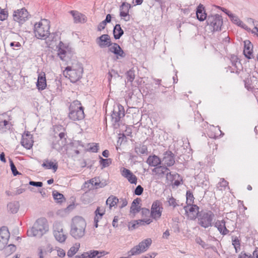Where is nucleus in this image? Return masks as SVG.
<instances>
[{
  "label": "nucleus",
  "instance_id": "obj_1",
  "mask_svg": "<svg viewBox=\"0 0 258 258\" xmlns=\"http://www.w3.org/2000/svg\"><path fill=\"white\" fill-rule=\"evenodd\" d=\"M86 222L81 217H74L72 221L70 234L76 239H79L84 236L86 233Z\"/></svg>",
  "mask_w": 258,
  "mask_h": 258
},
{
  "label": "nucleus",
  "instance_id": "obj_2",
  "mask_svg": "<svg viewBox=\"0 0 258 258\" xmlns=\"http://www.w3.org/2000/svg\"><path fill=\"white\" fill-rule=\"evenodd\" d=\"M50 22L45 19L36 22L33 27L35 36L40 39H46L50 34Z\"/></svg>",
  "mask_w": 258,
  "mask_h": 258
},
{
  "label": "nucleus",
  "instance_id": "obj_3",
  "mask_svg": "<svg viewBox=\"0 0 258 258\" xmlns=\"http://www.w3.org/2000/svg\"><path fill=\"white\" fill-rule=\"evenodd\" d=\"M83 72V69L81 64L77 63L72 66L67 67L63 72L66 77H68L73 83L78 81L81 77Z\"/></svg>",
  "mask_w": 258,
  "mask_h": 258
},
{
  "label": "nucleus",
  "instance_id": "obj_4",
  "mask_svg": "<svg viewBox=\"0 0 258 258\" xmlns=\"http://www.w3.org/2000/svg\"><path fill=\"white\" fill-rule=\"evenodd\" d=\"M69 117L74 121L80 120L84 118V110L80 101L75 100L71 104Z\"/></svg>",
  "mask_w": 258,
  "mask_h": 258
},
{
  "label": "nucleus",
  "instance_id": "obj_5",
  "mask_svg": "<svg viewBox=\"0 0 258 258\" xmlns=\"http://www.w3.org/2000/svg\"><path fill=\"white\" fill-rule=\"evenodd\" d=\"M52 231L53 235L56 241L61 243L66 241L68 235L62 222L55 221L53 225Z\"/></svg>",
  "mask_w": 258,
  "mask_h": 258
},
{
  "label": "nucleus",
  "instance_id": "obj_6",
  "mask_svg": "<svg viewBox=\"0 0 258 258\" xmlns=\"http://www.w3.org/2000/svg\"><path fill=\"white\" fill-rule=\"evenodd\" d=\"M152 243V240L151 238H146L140 242L138 245L133 247L128 251L127 254L129 256H133L144 252L147 250Z\"/></svg>",
  "mask_w": 258,
  "mask_h": 258
},
{
  "label": "nucleus",
  "instance_id": "obj_7",
  "mask_svg": "<svg viewBox=\"0 0 258 258\" xmlns=\"http://www.w3.org/2000/svg\"><path fill=\"white\" fill-rule=\"evenodd\" d=\"M152 171L157 179H161L165 177L167 182L173 180V175L169 169L165 166H158L153 168Z\"/></svg>",
  "mask_w": 258,
  "mask_h": 258
},
{
  "label": "nucleus",
  "instance_id": "obj_8",
  "mask_svg": "<svg viewBox=\"0 0 258 258\" xmlns=\"http://www.w3.org/2000/svg\"><path fill=\"white\" fill-rule=\"evenodd\" d=\"M57 55L62 60H67L73 53V49L69 45L60 41L56 46Z\"/></svg>",
  "mask_w": 258,
  "mask_h": 258
},
{
  "label": "nucleus",
  "instance_id": "obj_9",
  "mask_svg": "<svg viewBox=\"0 0 258 258\" xmlns=\"http://www.w3.org/2000/svg\"><path fill=\"white\" fill-rule=\"evenodd\" d=\"M30 17L27 10L25 8H22L14 11L13 18L14 21L22 25L28 21Z\"/></svg>",
  "mask_w": 258,
  "mask_h": 258
},
{
  "label": "nucleus",
  "instance_id": "obj_10",
  "mask_svg": "<svg viewBox=\"0 0 258 258\" xmlns=\"http://www.w3.org/2000/svg\"><path fill=\"white\" fill-rule=\"evenodd\" d=\"M207 22L213 31L220 30L223 23L222 19L219 15L209 16Z\"/></svg>",
  "mask_w": 258,
  "mask_h": 258
},
{
  "label": "nucleus",
  "instance_id": "obj_11",
  "mask_svg": "<svg viewBox=\"0 0 258 258\" xmlns=\"http://www.w3.org/2000/svg\"><path fill=\"white\" fill-rule=\"evenodd\" d=\"M214 217V214L210 211L203 212L200 216V218L199 219V224L202 227L207 228L211 226L212 221Z\"/></svg>",
  "mask_w": 258,
  "mask_h": 258
},
{
  "label": "nucleus",
  "instance_id": "obj_12",
  "mask_svg": "<svg viewBox=\"0 0 258 258\" xmlns=\"http://www.w3.org/2000/svg\"><path fill=\"white\" fill-rule=\"evenodd\" d=\"M162 212L163 207L161 203L159 201L154 202L150 212L151 217L157 221L161 218Z\"/></svg>",
  "mask_w": 258,
  "mask_h": 258
},
{
  "label": "nucleus",
  "instance_id": "obj_13",
  "mask_svg": "<svg viewBox=\"0 0 258 258\" xmlns=\"http://www.w3.org/2000/svg\"><path fill=\"white\" fill-rule=\"evenodd\" d=\"M187 216L190 219H195L199 213V207L196 205H187L184 207Z\"/></svg>",
  "mask_w": 258,
  "mask_h": 258
},
{
  "label": "nucleus",
  "instance_id": "obj_14",
  "mask_svg": "<svg viewBox=\"0 0 258 258\" xmlns=\"http://www.w3.org/2000/svg\"><path fill=\"white\" fill-rule=\"evenodd\" d=\"M32 136L29 132H25L22 137L21 144L27 149H31L33 145Z\"/></svg>",
  "mask_w": 258,
  "mask_h": 258
},
{
  "label": "nucleus",
  "instance_id": "obj_15",
  "mask_svg": "<svg viewBox=\"0 0 258 258\" xmlns=\"http://www.w3.org/2000/svg\"><path fill=\"white\" fill-rule=\"evenodd\" d=\"M124 116V109L123 107L119 104L117 108H114L111 114L112 121L114 122H118L120 118Z\"/></svg>",
  "mask_w": 258,
  "mask_h": 258
},
{
  "label": "nucleus",
  "instance_id": "obj_16",
  "mask_svg": "<svg viewBox=\"0 0 258 258\" xmlns=\"http://www.w3.org/2000/svg\"><path fill=\"white\" fill-rule=\"evenodd\" d=\"M226 14L228 16L230 20L235 24L246 30V31H250L249 28L246 24H245L236 15L232 14L230 11H227Z\"/></svg>",
  "mask_w": 258,
  "mask_h": 258
},
{
  "label": "nucleus",
  "instance_id": "obj_17",
  "mask_svg": "<svg viewBox=\"0 0 258 258\" xmlns=\"http://www.w3.org/2000/svg\"><path fill=\"white\" fill-rule=\"evenodd\" d=\"M96 43L101 48L109 47L111 41L110 36L107 34H103L96 39Z\"/></svg>",
  "mask_w": 258,
  "mask_h": 258
},
{
  "label": "nucleus",
  "instance_id": "obj_18",
  "mask_svg": "<svg viewBox=\"0 0 258 258\" xmlns=\"http://www.w3.org/2000/svg\"><path fill=\"white\" fill-rule=\"evenodd\" d=\"M43 235L45 234L49 230L48 223L45 219H39L34 224Z\"/></svg>",
  "mask_w": 258,
  "mask_h": 258
},
{
  "label": "nucleus",
  "instance_id": "obj_19",
  "mask_svg": "<svg viewBox=\"0 0 258 258\" xmlns=\"http://www.w3.org/2000/svg\"><path fill=\"white\" fill-rule=\"evenodd\" d=\"M109 47L110 51L115 54L117 59L123 58L125 56L124 52L118 44L111 43V45Z\"/></svg>",
  "mask_w": 258,
  "mask_h": 258
},
{
  "label": "nucleus",
  "instance_id": "obj_20",
  "mask_svg": "<svg viewBox=\"0 0 258 258\" xmlns=\"http://www.w3.org/2000/svg\"><path fill=\"white\" fill-rule=\"evenodd\" d=\"M121 172L122 176L127 178L131 183L137 184V178L130 170L123 168Z\"/></svg>",
  "mask_w": 258,
  "mask_h": 258
},
{
  "label": "nucleus",
  "instance_id": "obj_21",
  "mask_svg": "<svg viewBox=\"0 0 258 258\" xmlns=\"http://www.w3.org/2000/svg\"><path fill=\"white\" fill-rule=\"evenodd\" d=\"M46 86L45 74L42 72L38 75L36 86L39 90L42 91L46 88Z\"/></svg>",
  "mask_w": 258,
  "mask_h": 258
},
{
  "label": "nucleus",
  "instance_id": "obj_22",
  "mask_svg": "<svg viewBox=\"0 0 258 258\" xmlns=\"http://www.w3.org/2000/svg\"><path fill=\"white\" fill-rule=\"evenodd\" d=\"M245 87L248 90L258 87L256 77L254 75H250L249 77L245 80Z\"/></svg>",
  "mask_w": 258,
  "mask_h": 258
},
{
  "label": "nucleus",
  "instance_id": "obj_23",
  "mask_svg": "<svg viewBox=\"0 0 258 258\" xmlns=\"http://www.w3.org/2000/svg\"><path fill=\"white\" fill-rule=\"evenodd\" d=\"M162 161L164 164L167 166H172L175 163V160L172 153L170 151L166 152L164 154Z\"/></svg>",
  "mask_w": 258,
  "mask_h": 258
},
{
  "label": "nucleus",
  "instance_id": "obj_24",
  "mask_svg": "<svg viewBox=\"0 0 258 258\" xmlns=\"http://www.w3.org/2000/svg\"><path fill=\"white\" fill-rule=\"evenodd\" d=\"M82 254L84 258H100L104 255L105 252L104 251L93 250Z\"/></svg>",
  "mask_w": 258,
  "mask_h": 258
},
{
  "label": "nucleus",
  "instance_id": "obj_25",
  "mask_svg": "<svg viewBox=\"0 0 258 258\" xmlns=\"http://www.w3.org/2000/svg\"><path fill=\"white\" fill-rule=\"evenodd\" d=\"M70 13L74 18V21L75 23H84L86 21V17L83 14L77 11H72Z\"/></svg>",
  "mask_w": 258,
  "mask_h": 258
},
{
  "label": "nucleus",
  "instance_id": "obj_26",
  "mask_svg": "<svg viewBox=\"0 0 258 258\" xmlns=\"http://www.w3.org/2000/svg\"><path fill=\"white\" fill-rule=\"evenodd\" d=\"M147 163L150 166L157 167L161 164V160L157 156H149L147 160Z\"/></svg>",
  "mask_w": 258,
  "mask_h": 258
},
{
  "label": "nucleus",
  "instance_id": "obj_27",
  "mask_svg": "<svg viewBox=\"0 0 258 258\" xmlns=\"http://www.w3.org/2000/svg\"><path fill=\"white\" fill-rule=\"evenodd\" d=\"M244 48L243 53L245 56L248 58H250L252 54V45L249 40H245L244 41Z\"/></svg>",
  "mask_w": 258,
  "mask_h": 258
},
{
  "label": "nucleus",
  "instance_id": "obj_28",
  "mask_svg": "<svg viewBox=\"0 0 258 258\" xmlns=\"http://www.w3.org/2000/svg\"><path fill=\"white\" fill-rule=\"evenodd\" d=\"M215 227L218 228L220 233L223 235H226L229 232V230L225 226V222L224 220L217 221L215 223Z\"/></svg>",
  "mask_w": 258,
  "mask_h": 258
},
{
  "label": "nucleus",
  "instance_id": "obj_29",
  "mask_svg": "<svg viewBox=\"0 0 258 258\" xmlns=\"http://www.w3.org/2000/svg\"><path fill=\"white\" fill-rule=\"evenodd\" d=\"M42 166L46 169H52L54 172H55L58 168L57 163L56 162H53L49 160H44Z\"/></svg>",
  "mask_w": 258,
  "mask_h": 258
},
{
  "label": "nucleus",
  "instance_id": "obj_30",
  "mask_svg": "<svg viewBox=\"0 0 258 258\" xmlns=\"http://www.w3.org/2000/svg\"><path fill=\"white\" fill-rule=\"evenodd\" d=\"M10 236V234L8 228L5 226L1 227V239L4 244H7Z\"/></svg>",
  "mask_w": 258,
  "mask_h": 258
},
{
  "label": "nucleus",
  "instance_id": "obj_31",
  "mask_svg": "<svg viewBox=\"0 0 258 258\" xmlns=\"http://www.w3.org/2000/svg\"><path fill=\"white\" fill-rule=\"evenodd\" d=\"M7 208L8 210L11 213H16L20 208L19 203L17 201L10 202L8 204Z\"/></svg>",
  "mask_w": 258,
  "mask_h": 258
},
{
  "label": "nucleus",
  "instance_id": "obj_32",
  "mask_svg": "<svg viewBox=\"0 0 258 258\" xmlns=\"http://www.w3.org/2000/svg\"><path fill=\"white\" fill-rule=\"evenodd\" d=\"M27 235L29 237H41L43 234L38 231V229L36 228V226L34 225L33 226L27 231Z\"/></svg>",
  "mask_w": 258,
  "mask_h": 258
},
{
  "label": "nucleus",
  "instance_id": "obj_33",
  "mask_svg": "<svg viewBox=\"0 0 258 258\" xmlns=\"http://www.w3.org/2000/svg\"><path fill=\"white\" fill-rule=\"evenodd\" d=\"M16 250V247L14 244H9L4 247L3 253L6 256H8L14 252Z\"/></svg>",
  "mask_w": 258,
  "mask_h": 258
},
{
  "label": "nucleus",
  "instance_id": "obj_34",
  "mask_svg": "<svg viewBox=\"0 0 258 258\" xmlns=\"http://www.w3.org/2000/svg\"><path fill=\"white\" fill-rule=\"evenodd\" d=\"M3 118H4V120L3 121L4 126V127H3V128H4V127H5V130H4V131L6 132L7 130H10L12 126V124L10 121L11 120L10 116L8 115L7 114H3Z\"/></svg>",
  "mask_w": 258,
  "mask_h": 258
},
{
  "label": "nucleus",
  "instance_id": "obj_35",
  "mask_svg": "<svg viewBox=\"0 0 258 258\" xmlns=\"http://www.w3.org/2000/svg\"><path fill=\"white\" fill-rule=\"evenodd\" d=\"M118 202L119 199L117 197L111 196L107 199L106 204L107 205H109V209H111L112 207L116 206Z\"/></svg>",
  "mask_w": 258,
  "mask_h": 258
},
{
  "label": "nucleus",
  "instance_id": "obj_36",
  "mask_svg": "<svg viewBox=\"0 0 258 258\" xmlns=\"http://www.w3.org/2000/svg\"><path fill=\"white\" fill-rule=\"evenodd\" d=\"M123 31L122 30L119 24H116L113 29L114 37L116 39H118L123 35Z\"/></svg>",
  "mask_w": 258,
  "mask_h": 258
},
{
  "label": "nucleus",
  "instance_id": "obj_37",
  "mask_svg": "<svg viewBox=\"0 0 258 258\" xmlns=\"http://www.w3.org/2000/svg\"><path fill=\"white\" fill-rule=\"evenodd\" d=\"M5 48H11L13 50H20L21 48V44L19 42H12L10 44H6V42H4Z\"/></svg>",
  "mask_w": 258,
  "mask_h": 258
},
{
  "label": "nucleus",
  "instance_id": "obj_38",
  "mask_svg": "<svg viewBox=\"0 0 258 258\" xmlns=\"http://www.w3.org/2000/svg\"><path fill=\"white\" fill-rule=\"evenodd\" d=\"M140 200L139 199H136L134 200L132 204L130 211L133 213H136L140 210V207L139 204L140 203Z\"/></svg>",
  "mask_w": 258,
  "mask_h": 258
},
{
  "label": "nucleus",
  "instance_id": "obj_39",
  "mask_svg": "<svg viewBox=\"0 0 258 258\" xmlns=\"http://www.w3.org/2000/svg\"><path fill=\"white\" fill-rule=\"evenodd\" d=\"M228 183L223 178L220 179V181L217 184V188L221 191H224L229 189Z\"/></svg>",
  "mask_w": 258,
  "mask_h": 258
},
{
  "label": "nucleus",
  "instance_id": "obj_40",
  "mask_svg": "<svg viewBox=\"0 0 258 258\" xmlns=\"http://www.w3.org/2000/svg\"><path fill=\"white\" fill-rule=\"evenodd\" d=\"M197 17L198 20L201 21H204L206 18V14L205 13L204 9H202V7H199L197 9Z\"/></svg>",
  "mask_w": 258,
  "mask_h": 258
},
{
  "label": "nucleus",
  "instance_id": "obj_41",
  "mask_svg": "<svg viewBox=\"0 0 258 258\" xmlns=\"http://www.w3.org/2000/svg\"><path fill=\"white\" fill-rule=\"evenodd\" d=\"M80 247L79 243H76L74 246H72L67 252V255L69 257L73 256L78 251Z\"/></svg>",
  "mask_w": 258,
  "mask_h": 258
},
{
  "label": "nucleus",
  "instance_id": "obj_42",
  "mask_svg": "<svg viewBox=\"0 0 258 258\" xmlns=\"http://www.w3.org/2000/svg\"><path fill=\"white\" fill-rule=\"evenodd\" d=\"M135 150L138 154H144L147 153V147L145 145H140L137 146Z\"/></svg>",
  "mask_w": 258,
  "mask_h": 258
},
{
  "label": "nucleus",
  "instance_id": "obj_43",
  "mask_svg": "<svg viewBox=\"0 0 258 258\" xmlns=\"http://www.w3.org/2000/svg\"><path fill=\"white\" fill-rule=\"evenodd\" d=\"M131 8V4L126 2L122 3L121 5L119 7V13L120 12H129V10Z\"/></svg>",
  "mask_w": 258,
  "mask_h": 258
},
{
  "label": "nucleus",
  "instance_id": "obj_44",
  "mask_svg": "<svg viewBox=\"0 0 258 258\" xmlns=\"http://www.w3.org/2000/svg\"><path fill=\"white\" fill-rule=\"evenodd\" d=\"M100 163L102 165V168L108 167L111 164L112 161L110 158L103 159L102 157H100Z\"/></svg>",
  "mask_w": 258,
  "mask_h": 258
},
{
  "label": "nucleus",
  "instance_id": "obj_45",
  "mask_svg": "<svg viewBox=\"0 0 258 258\" xmlns=\"http://www.w3.org/2000/svg\"><path fill=\"white\" fill-rule=\"evenodd\" d=\"M53 196L55 200H56L58 203L62 202V200L64 199L63 195L58 193L57 191L53 192Z\"/></svg>",
  "mask_w": 258,
  "mask_h": 258
},
{
  "label": "nucleus",
  "instance_id": "obj_46",
  "mask_svg": "<svg viewBox=\"0 0 258 258\" xmlns=\"http://www.w3.org/2000/svg\"><path fill=\"white\" fill-rule=\"evenodd\" d=\"M194 197L190 191L186 192V204L191 205L194 203Z\"/></svg>",
  "mask_w": 258,
  "mask_h": 258
},
{
  "label": "nucleus",
  "instance_id": "obj_47",
  "mask_svg": "<svg viewBox=\"0 0 258 258\" xmlns=\"http://www.w3.org/2000/svg\"><path fill=\"white\" fill-rule=\"evenodd\" d=\"M95 213V217L101 219L102 216L105 214V210L103 208L98 207Z\"/></svg>",
  "mask_w": 258,
  "mask_h": 258
},
{
  "label": "nucleus",
  "instance_id": "obj_48",
  "mask_svg": "<svg viewBox=\"0 0 258 258\" xmlns=\"http://www.w3.org/2000/svg\"><path fill=\"white\" fill-rule=\"evenodd\" d=\"M119 16L121 19L125 22H128L131 19V16L129 14V12H120Z\"/></svg>",
  "mask_w": 258,
  "mask_h": 258
},
{
  "label": "nucleus",
  "instance_id": "obj_49",
  "mask_svg": "<svg viewBox=\"0 0 258 258\" xmlns=\"http://www.w3.org/2000/svg\"><path fill=\"white\" fill-rule=\"evenodd\" d=\"M232 245L234 246L236 252H237L240 250V242L237 237L232 240Z\"/></svg>",
  "mask_w": 258,
  "mask_h": 258
},
{
  "label": "nucleus",
  "instance_id": "obj_50",
  "mask_svg": "<svg viewBox=\"0 0 258 258\" xmlns=\"http://www.w3.org/2000/svg\"><path fill=\"white\" fill-rule=\"evenodd\" d=\"M9 17V12L7 9H1V21L7 20Z\"/></svg>",
  "mask_w": 258,
  "mask_h": 258
},
{
  "label": "nucleus",
  "instance_id": "obj_51",
  "mask_svg": "<svg viewBox=\"0 0 258 258\" xmlns=\"http://www.w3.org/2000/svg\"><path fill=\"white\" fill-rule=\"evenodd\" d=\"M152 222V220L151 219L135 220V222H136L138 225H144L145 224L148 225L150 224Z\"/></svg>",
  "mask_w": 258,
  "mask_h": 258
},
{
  "label": "nucleus",
  "instance_id": "obj_52",
  "mask_svg": "<svg viewBox=\"0 0 258 258\" xmlns=\"http://www.w3.org/2000/svg\"><path fill=\"white\" fill-rule=\"evenodd\" d=\"M126 75L128 81L132 82L135 79L134 72L132 70H130L127 72Z\"/></svg>",
  "mask_w": 258,
  "mask_h": 258
},
{
  "label": "nucleus",
  "instance_id": "obj_53",
  "mask_svg": "<svg viewBox=\"0 0 258 258\" xmlns=\"http://www.w3.org/2000/svg\"><path fill=\"white\" fill-rule=\"evenodd\" d=\"M118 203L119 204V208L122 209L127 205L128 202L126 199L120 198L119 199Z\"/></svg>",
  "mask_w": 258,
  "mask_h": 258
},
{
  "label": "nucleus",
  "instance_id": "obj_54",
  "mask_svg": "<svg viewBox=\"0 0 258 258\" xmlns=\"http://www.w3.org/2000/svg\"><path fill=\"white\" fill-rule=\"evenodd\" d=\"M168 202L169 206H172L174 208L178 205L176 200L172 197L168 199Z\"/></svg>",
  "mask_w": 258,
  "mask_h": 258
},
{
  "label": "nucleus",
  "instance_id": "obj_55",
  "mask_svg": "<svg viewBox=\"0 0 258 258\" xmlns=\"http://www.w3.org/2000/svg\"><path fill=\"white\" fill-rule=\"evenodd\" d=\"M89 150L92 152L96 153L98 150V145L97 144L93 143L90 145Z\"/></svg>",
  "mask_w": 258,
  "mask_h": 258
},
{
  "label": "nucleus",
  "instance_id": "obj_56",
  "mask_svg": "<svg viewBox=\"0 0 258 258\" xmlns=\"http://www.w3.org/2000/svg\"><path fill=\"white\" fill-rule=\"evenodd\" d=\"M56 250L57 251V255L61 257H63L66 255V252L64 250L59 247H56Z\"/></svg>",
  "mask_w": 258,
  "mask_h": 258
},
{
  "label": "nucleus",
  "instance_id": "obj_57",
  "mask_svg": "<svg viewBox=\"0 0 258 258\" xmlns=\"http://www.w3.org/2000/svg\"><path fill=\"white\" fill-rule=\"evenodd\" d=\"M10 166H11V170H12L14 175L16 176L19 174V172L17 170V169L16 168L15 165L14 164L13 161L11 159L10 160Z\"/></svg>",
  "mask_w": 258,
  "mask_h": 258
},
{
  "label": "nucleus",
  "instance_id": "obj_58",
  "mask_svg": "<svg viewBox=\"0 0 258 258\" xmlns=\"http://www.w3.org/2000/svg\"><path fill=\"white\" fill-rule=\"evenodd\" d=\"M196 242L201 245L203 248L206 247L207 244L204 241H203L200 237H197L196 239Z\"/></svg>",
  "mask_w": 258,
  "mask_h": 258
},
{
  "label": "nucleus",
  "instance_id": "obj_59",
  "mask_svg": "<svg viewBox=\"0 0 258 258\" xmlns=\"http://www.w3.org/2000/svg\"><path fill=\"white\" fill-rule=\"evenodd\" d=\"M143 191V188L141 185H138L135 190V194L136 195L140 196L142 194Z\"/></svg>",
  "mask_w": 258,
  "mask_h": 258
},
{
  "label": "nucleus",
  "instance_id": "obj_60",
  "mask_svg": "<svg viewBox=\"0 0 258 258\" xmlns=\"http://www.w3.org/2000/svg\"><path fill=\"white\" fill-rule=\"evenodd\" d=\"M117 75V73L114 70L109 72L108 73V80L109 82L111 81V79L113 76Z\"/></svg>",
  "mask_w": 258,
  "mask_h": 258
},
{
  "label": "nucleus",
  "instance_id": "obj_61",
  "mask_svg": "<svg viewBox=\"0 0 258 258\" xmlns=\"http://www.w3.org/2000/svg\"><path fill=\"white\" fill-rule=\"evenodd\" d=\"M90 183L93 186H97L99 185V180L97 178H94L90 180Z\"/></svg>",
  "mask_w": 258,
  "mask_h": 258
},
{
  "label": "nucleus",
  "instance_id": "obj_62",
  "mask_svg": "<svg viewBox=\"0 0 258 258\" xmlns=\"http://www.w3.org/2000/svg\"><path fill=\"white\" fill-rule=\"evenodd\" d=\"M106 23L103 21L101 22L98 26V30L101 31L103 29H104L105 27Z\"/></svg>",
  "mask_w": 258,
  "mask_h": 258
},
{
  "label": "nucleus",
  "instance_id": "obj_63",
  "mask_svg": "<svg viewBox=\"0 0 258 258\" xmlns=\"http://www.w3.org/2000/svg\"><path fill=\"white\" fill-rule=\"evenodd\" d=\"M248 31L251 32L253 34L258 37V27L256 26H254L253 29H250V31Z\"/></svg>",
  "mask_w": 258,
  "mask_h": 258
},
{
  "label": "nucleus",
  "instance_id": "obj_64",
  "mask_svg": "<svg viewBox=\"0 0 258 258\" xmlns=\"http://www.w3.org/2000/svg\"><path fill=\"white\" fill-rule=\"evenodd\" d=\"M238 258H252V257L250 255L246 254L245 253L241 252Z\"/></svg>",
  "mask_w": 258,
  "mask_h": 258
}]
</instances>
